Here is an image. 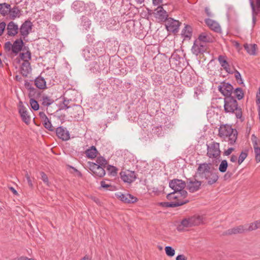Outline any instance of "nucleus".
Wrapping results in <instances>:
<instances>
[{"instance_id":"nucleus-1","label":"nucleus","mask_w":260,"mask_h":260,"mask_svg":"<svg viewBox=\"0 0 260 260\" xmlns=\"http://www.w3.org/2000/svg\"><path fill=\"white\" fill-rule=\"evenodd\" d=\"M211 167V163L199 164L194 176L200 179L206 180L209 185L215 183L219 177L217 173L212 171Z\"/></svg>"},{"instance_id":"nucleus-2","label":"nucleus","mask_w":260,"mask_h":260,"mask_svg":"<svg viewBox=\"0 0 260 260\" xmlns=\"http://www.w3.org/2000/svg\"><path fill=\"white\" fill-rule=\"evenodd\" d=\"M218 136L223 138L230 145H234L237 139V131L228 124L221 125L218 129Z\"/></svg>"},{"instance_id":"nucleus-3","label":"nucleus","mask_w":260,"mask_h":260,"mask_svg":"<svg viewBox=\"0 0 260 260\" xmlns=\"http://www.w3.org/2000/svg\"><path fill=\"white\" fill-rule=\"evenodd\" d=\"M224 110L225 113H235L238 119L243 121L241 108L238 106L237 100L234 96H228L224 99Z\"/></svg>"},{"instance_id":"nucleus-4","label":"nucleus","mask_w":260,"mask_h":260,"mask_svg":"<svg viewBox=\"0 0 260 260\" xmlns=\"http://www.w3.org/2000/svg\"><path fill=\"white\" fill-rule=\"evenodd\" d=\"M186 185L185 181L178 179H174L169 182L170 187L173 189L175 192L179 193L183 199H186L188 194L187 192L184 189Z\"/></svg>"},{"instance_id":"nucleus-5","label":"nucleus","mask_w":260,"mask_h":260,"mask_svg":"<svg viewBox=\"0 0 260 260\" xmlns=\"http://www.w3.org/2000/svg\"><path fill=\"white\" fill-rule=\"evenodd\" d=\"M202 221V217L200 216H193L188 218H184L178 225L177 230L182 231L184 228L199 225Z\"/></svg>"},{"instance_id":"nucleus-6","label":"nucleus","mask_w":260,"mask_h":260,"mask_svg":"<svg viewBox=\"0 0 260 260\" xmlns=\"http://www.w3.org/2000/svg\"><path fill=\"white\" fill-rule=\"evenodd\" d=\"M24 43L21 38L16 39L13 44L10 42H7L5 43L4 49L6 52H11L17 55L22 48Z\"/></svg>"},{"instance_id":"nucleus-7","label":"nucleus","mask_w":260,"mask_h":260,"mask_svg":"<svg viewBox=\"0 0 260 260\" xmlns=\"http://www.w3.org/2000/svg\"><path fill=\"white\" fill-rule=\"evenodd\" d=\"M207 155L211 158L218 159L220 156L221 151L219 149V143L213 142L208 145Z\"/></svg>"},{"instance_id":"nucleus-8","label":"nucleus","mask_w":260,"mask_h":260,"mask_svg":"<svg viewBox=\"0 0 260 260\" xmlns=\"http://www.w3.org/2000/svg\"><path fill=\"white\" fill-rule=\"evenodd\" d=\"M218 90L225 96H233L232 91L234 89L233 86L229 83L222 82L218 87Z\"/></svg>"},{"instance_id":"nucleus-9","label":"nucleus","mask_w":260,"mask_h":260,"mask_svg":"<svg viewBox=\"0 0 260 260\" xmlns=\"http://www.w3.org/2000/svg\"><path fill=\"white\" fill-rule=\"evenodd\" d=\"M120 178L123 182L131 183L137 178L135 172L128 170L120 173Z\"/></svg>"},{"instance_id":"nucleus-10","label":"nucleus","mask_w":260,"mask_h":260,"mask_svg":"<svg viewBox=\"0 0 260 260\" xmlns=\"http://www.w3.org/2000/svg\"><path fill=\"white\" fill-rule=\"evenodd\" d=\"M117 198L125 204H132L137 201V198L129 193L118 192L115 194Z\"/></svg>"},{"instance_id":"nucleus-11","label":"nucleus","mask_w":260,"mask_h":260,"mask_svg":"<svg viewBox=\"0 0 260 260\" xmlns=\"http://www.w3.org/2000/svg\"><path fill=\"white\" fill-rule=\"evenodd\" d=\"M166 27L168 31L176 32L178 30L180 23L172 18H169L166 22Z\"/></svg>"},{"instance_id":"nucleus-12","label":"nucleus","mask_w":260,"mask_h":260,"mask_svg":"<svg viewBox=\"0 0 260 260\" xmlns=\"http://www.w3.org/2000/svg\"><path fill=\"white\" fill-rule=\"evenodd\" d=\"M191 50L194 54L198 55L205 52L207 50V46L204 43L196 40L193 43Z\"/></svg>"},{"instance_id":"nucleus-13","label":"nucleus","mask_w":260,"mask_h":260,"mask_svg":"<svg viewBox=\"0 0 260 260\" xmlns=\"http://www.w3.org/2000/svg\"><path fill=\"white\" fill-rule=\"evenodd\" d=\"M188 202L187 199H180L179 200H175L172 202H165L160 203V205L166 208H174L183 205Z\"/></svg>"},{"instance_id":"nucleus-14","label":"nucleus","mask_w":260,"mask_h":260,"mask_svg":"<svg viewBox=\"0 0 260 260\" xmlns=\"http://www.w3.org/2000/svg\"><path fill=\"white\" fill-rule=\"evenodd\" d=\"M32 24L30 21H25L20 28V32L23 38L27 37L32 29Z\"/></svg>"},{"instance_id":"nucleus-15","label":"nucleus","mask_w":260,"mask_h":260,"mask_svg":"<svg viewBox=\"0 0 260 260\" xmlns=\"http://www.w3.org/2000/svg\"><path fill=\"white\" fill-rule=\"evenodd\" d=\"M154 15L155 17L158 18L160 21L162 22H166L168 18V14L167 12L162 7L158 6L154 10Z\"/></svg>"},{"instance_id":"nucleus-16","label":"nucleus","mask_w":260,"mask_h":260,"mask_svg":"<svg viewBox=\"0 0 260 260\" xmlns=\"http://www.w3.org/2000/svg\"><path fill=\"white\" fill-rule=\"evenodd\" d=\"M57 137L63 141H67L70 138L69 132L63 126H59L56 129Z\"/></svg>"},{"instance_id":"nucleus-17","label":"nucleus","mask_w":260,"mask_h":260,"mask_svg":"<svg viewBox=\"0 0 260 260\" xmlns=\"http://www.w3.org/2000/svg\"><path fill=\"white\" fill-rule=\"evenodd\" d=\"M19 113L21 116L22 120L26 123H28L30 120V117L28 115V112L26 107L23 105L22 102H20L19 107Z\"/></svg>"},{"instance_id":"nucleus-18","label":"nucleus","mask_w":260,"mask_h":260,"mask_svg":"<svg viewBox=\"0 0 260 260\" xmlns=\"http://www.w3.org/2000/svg\"><path fill=\"white\" fill-rule=\"evenodd\" d=\"M180 59L181 57L177 53L174 52L172 54L171 57L169 58V62L173 69L180 67Z\"/></svg>"},{"instance_id":"nucleus-19","label":"nucleus","mask_w":260,"mask_h":260,"mask_svg":"<svg viewBox=\"0 0 260 260\" xmlns=\"http://www.w3.org/2000/svg\"><path fill=\"white\" fill-rule=\"evenodd\" d=\"M202 184V182L195 179L194 181H189L187 182V189L190 192H194L198 191Z\"/></svg>"},{"instance_id":"nucleus-20","label":"nucleus","mask_w":260,"mask_h":260,"mask_svg":"<svg viewBox=\"0 0 260 260\" xmlns=\"http://www.w3.org/2000/svg\"><path fill=\"white\" fill-rule=\"evenodd\" d=\"M247 225H240L239 226L229 229L225 232V234L226 235L241 234L247 231Z\"/></svg>"},{"instance_id":"nucleus-21","label":"nucleus","mask_w":260,"mask_h":260,"mask_svg":"<svg viewBox=\"0 0 260 260\" xmlns=\"http://www.w3.org/2000/svg\"><path fill=\"white\" fill-rule=\"evenodd\" d=\"M205 22L211 30L216 32H221V27L216 21L210 18H207L205 20Z\"/></svg>"},{"instance_id":"nucleus-22","label":"nucleus","mask_w":260,"mask_h":260,"mask_svg":"<svg viewBox=\"0 0 260 260\" xmlns=\"http://www.w3.org/2000/svg\"><path fill=\"white\" fill-rule=\"evenodd\" d=\"M218 61L220 65L226 71V72L230 74H233V72L231 71L230 64L227 61V57L225 55H219L218 57Z\"/></svg>"},{"instance_id":"nucleus-23","label":"nucleus","mask_w":260,"mask_h":260,"mask_svg":"<svg viewBox=\"0 0 260 260\" xmlns=\"http://www.w3.org/2000/svg\"><path fill=\"white\" fill-rule=\"evenodd\" d=\"M31 59V53L29 51L26 52L20 53L18 57H17L14 60L16 64H20L21 62L23 61H29Z\"/></svg>"},{"instance_id":"nucleus-24","label":"nucleus","mask_w":260,"mask_h":260,"mask_svg":"<svg viewBox=\"0 0 260 260\" xmlns=\"http://www.w3.org/2000/svg\"><path fill=\"white\" fill-rule=\"evenodd\" d=\"M7 34L9 36H15L18 31V26L13 21L10 22L7 27Z\"/></svg>"},{"instance_id":"nucleus-25","label":"nucleus","mask_w":260,"mask_h":260,"mask_svg":"<svg viewBox=\"0 0 260 260\" xmlns=\"http://www.w3.org/2000/svg\"><path fill=\"white\" fill-rule=\"evenodd\" d=\"M18 64L20 66L21 74L24 76H27L31 71L29 61H23Z\"/></svg>"},{"instance_id":"nucleus-26","label":"nucleus","mask_w":260,"mask_h":260,"mask_svg":"<svg viewBox=\"0 0 260 260\" xmlns=\"http://www.w3.org/2000/svg\"><path fill=\"white\" fill-rule=\"evenodd\" d=\"M199 42L204 43H211L214 41V38L212 36L207 32H202L198 37Z\"/></svg>"},{"instance_id":"nucleus-27","label":"nucleus","mask_w":260,"mask_h":260,"mask_svg":"<svg viewBox=\"0 0 260 260\" xmlns=\"http://www.w3.org/2000/svg\"><path fill=\"white\" fill-rule=\"evenodd\" d=\"M72 8L77 12H82L85 10V5L82 1H75L72 4Z\"/></svg>"},{"instance_id":"nucleus-28","label":"nucleus","mask_w":260,"mask_h":260,"mask_svg":"<svg viewBox=\"0 0 260 260\" xmlns=\"http://www.w3.org/2000/svg\"><path fill=\"white\" fill-rule=\"evenodd\" d=\"M257 45L255 44L245 43L244 45V48L247 53L250 55H256V49Z\"/></svg>"},{"instance_id":"nucleus-29","label":"nucleus","mask_w":260,"mask_h":260,"mask_svg":"<svg viewBox=\"0 0 260 260\" xmlns=\"http://www.w3.org/2000/svg\"><path fill=\"white\" fill-rule=\"evenodd\" d=\"M232 95L235 99L237 98L238 100H242L244 96V93L243 89L240 87H237L234 89L232 91Z\"/></svg>"},{"instance_id":"nucleus-30","label":"nucleus","mask_w":260,"mask_h":260,"mask_svg":"<svg viewBox=\"0 0 260 260\" xmlns=\"http://www.w3.org/2000/svg\"><path fill=\"white\" fill-rule=\"evenodd\" d=\"M36 86L41 89H45L46 87V83L45 79L42 77H37L35 81Z\"/></svg>"},{"instance_id":"nucleus-31","label":"nucleus","mask_w":260,"mask_h":260,"mask_svg":"<svg viewBox=\"0 0 260 260\" xmlns=\"http://www.w3.org/2000/svg\"><path fill=\"white\" fill-rule=\"evenodd\" d=\"M192 29L191 27L188 25H185L184 28L181 31V35L185 38L190 39L192 36Z\"/></svg>"},{"instance_id":"nucleus-32","label":"nucleus","mask_w":260,"mask_h":260,"mask_svg":"<svg viewBox=\"0 0 260 260\" xmlns=\"http://www.w3.org/2000/svg\"><path fill=\"white\" fill-rule=\"evenodd\" d=\"M10 17L14 19L16 18L19 17L20 16V11L18 7H14L13 8H10V11L9 12Z\"/></svg>"},{"instance_id":"nucleus-33","label":"nucleus","mask_w":260,"mask_h":260,"mask_svg":"<svg viewBox=\"0 0 260 260\" xmlns=\"http://www.w3.org/2000/svg\"><path fill=\"white\" fill-rule=\"evenodd\" d=\"M88 167L89 172L95 177L98 176V164L93 162H88Z\"/></svg>"},{"instance_id":"nucleus-34","label":"nucleus","mask_w":260,"mask_h":260,"mask_svg":"<svg viewBox=\"0 0 260 260\" xmlns=\"http://www.w3.org/2000/svg\"><path fill=\"white\" fill-rule=\"evenodd\" d=\"M10 6V5L6 3L0 4V13L3 16L8 14Z\"/></svg>"},{"instance_id":"nucleus-35","label":"nucleus","mask_w":260,"mask_h":260,"mask_svg":"<svg viewBox=\"0 0 260 260\" xmlns=\"http://www.w3.org/2000/svg\"><path fill=\"white\" fill-rule=\"evenodd\" d=\"M42 105L44 107H48L54 103V100L48 96H43L41 98Z\"/></svg>"},{"instance_id":"nucleus-36","label":"nucleus","mask_w":260,"mask_h":260,"mask_svg":"<svg viewBox=\"0 0 260 260\" xmlns=\"http://www.w3.org/2000/svg\"><path fill=\"white\" fill-rule=\"evenodd\" d=\"M97 150L94 146H92L90 149H87L85 153L86 156L91 158H93L96 156Z\"/></svg>"},{"instance_id":"nucleus-37","label":"nucleus","mask_w":260,"mask_h":260,"mask_svg":"<svg viewBox=\"0 0 260 260\" xmlns=\"http://www.w3.org/2000/svg\"><path fill=\"white\" fill-rule=\"evenodd\" d=\"M152 133L157 135L158 137L162 136L164 135V131L161 125L154 126L152 129Z\"/></svg>"},{"instance_id":"nucleus-38","label":"nucleus","mask_w":260,"mask_h":260,"mask_svg":"<svg viewBox=\"0 0 260 260\" xmlns=\"http://www.w3.org/2000/svg\"><path fill=\"white\" fill-rule=\"evenodd\" d=\"M107 170L109 174L112 176H116L117 175L118 169L115 166L112 165H108Z\"/></svg>"},{"instance_id":"nucleus-39","label":"nucleus","mask_w":260,"mask_h":260,"mask_svg":"<svg viewBox=\"0 0 260 260\" xmlns=\"http://www.w3.org/2000/svg\"><path fill=\"white\" fill-rule=\"evenodd\" d=\"M251 139L254 149L260 148V140L254 134L252 135Z\"/></svg>"},{"instance_id":"nucleus-40","label":"nucleus","mask_w":260,"mask_h":260,"mask_svg":"<svg viewBox=\"0 0 260 260\" xmlns=\"http://www.w3.org/2000/svg\"><path fill=\"white\" fill-rule=\"evenodd\" d=\"M180 194L179 193H177L176 192H175V191H173V192L167 194V198L169 200H179L180 199H182V197L179 196Z\"/></svg>"},{"instance_id":"nucleus-41","label":"nucleus","mask_w":260,"mask_h":260,"mask_svg":"<svg viewBox=\"0 0 260 260\" xmlns=\"http://www.w3.org/2000/svg\"><path fill=\"white\" fill-rule=\"evenodd\" d=\"M228 167V163L226 160H223L219 165L218 168L219 171L221 173H225L227 170Z\"/></svg>"},{"instance_id":"nucleus-42","label":"nucleus","mask_w":260,"mask_h":260,"mask_svg":"<svg viewBox=\"0 0 260 260\" xmlns=\"http://www.w3.org/2000/svg\"><path fill=\"white\" fill-rule=\"evenodd\" d=\"M108 166V160L105 157L100 155L99 153V168L101 167H107Z\"/></svg>"},{"instance_id":"nucleus-43","label":"nucleus","mask_w":260,"mask_h":260,"mask_svg":"<svg viewBox=\"0 0 260 260\" xmlns=\"http://www.w3.org/2000/svg\"><path fill=\"white\" fill-rule=\"evenodd\" d=\"M249 2H250V7L252 9V22H253V24H254L256 22V17H255L256 15H255V5H254V2L253 1V0H249Z\"/></svg>"},{"instance_id":"nucleus-44","label":"nucleus","mask_w":260,"mask_h":260,"mask_svg":"<svg viewBox=\"0 0 260 260\" xmlns=\"http://www.w3.org/2000/svg\"><path fill=\"white\" fill-rule=\"evenodd\" d=\"M165 250L168 256L172 257L175 255V251L171 246H166Z\"/></svg>"},{"instance_id":"nucleus-45","label":"nucleus","mask_w":260,"mask_h":260,"mask_svg":"<svg viewBox=\"0 0 260 260\" xmlns=\"http://www.w3.org/2000/svg\"><path fill=\"white\" fill-rule=\"evenodd\" d=\"M29 104L31 108L35 111H37L39 109V105L37 101L33 99H30L29 101Z\"/></svg>"},{"instance_id":"nucleus-46","label":"nucleus","mask_w":260,"mask_h":260,"mask_svg":"<svg viewBox=\"0 0 260 260\" xmlns=\"http://www.w3.org/2000/svg\"><path fill=\"white\" fill-rule=\"evenodd\" d=\"M44 125L45 127L48 129L50 131H53L54 130L53 127L52 125L51 121L48 118L43 121Z\"/></svg>"},{"instance_id":"nucleus-47","label":"nucleus","mask_w":260,"mask_h":260,"mask_svg":"<svg viewBox=\"0 0 260 260\" xmlns=\"http://www.w3.org/2000/svg\"><path fill=\"white\" fill-rule=\"evenodd\" d=\"M247 155H248L247 152H244V151L241 152V153H240V154L239 156L238 160V162L239 165H240L242 164V162L247 157Z\"/></svg>"},{"instance_id":"nucleus-48","label":"nucleus","mask_w":260,"mask_h":260,"mask_svg":"<svg viewBox=\"0 0 260 260\" xmlns=\"http://www.w3.org/2000/svg\"><path fill=\"white\" fill-rule=\"evenodd\" d=\"M101 186L100 188H104L106 190H112V186L109 184L106 183L105 181H102L100 182Z\"/></svg>"},{"instance_id":"nucleus-49","label":"nucleus","mask_w":260,"mask_h":260,"mask_svg":"<svg viewBox=\"0 0 260 260\" xmlns=\"http://www.w3.org/2000/svg\"><path fill=\"white\" fill-rule=\"evenodd\" d=\"M247 225V231H251L259 229L258 224H256V221L255 222L250 223L249 225Z\"/></svg>"},{"instance_id":"nucleus-50","label":"nucleus","mask_w":260,"mask_h":260,"mask_svg":"<svg viewBox=\"0 0 260 260\" xmlns=\"http://www.w3.org/2000/svg\"><path fill=\"white\" fill-rule=\"evenodd\" d=\"M255 154V158L257 162H260V148H255L254 149Z\"/></svg>"},{"instance_id":"nucleus-51","label":"nucleus","mask_w":260,"mask_h":260,"mask_svg":"<svg viewBox=\"0 0 260 260\" xmlns=\"http://www.w3.org/2000/svg\"><path fill=\"white\" fill-rule=\"evenodd\" d=\"M235 76L236 79L237 80V82L239 84L243 83V82L242 81V79L241 78V74H240V72L239 71H238L237 70H235Z\"/></svg>"},{"instance_id":"nucleus-52","label":"nucleus","mask_w":260,"mask_h":260,"mask_svg":"<svg viewBox=\"0 0 260 260\" xmlns=\"http://www.w3.org/2000/svg\"><path fill=\"white\" fill-rule=\"evenodd\" d=\"M106 167H101L99 168V177H104L106 174V171L105 170V168Z\"/></svg>"},{"instance_id":"nucleus-53","label":"nucleus","mask_w":260,"mask_h":260,"mask_svg":"<svg viewBox=\"0 0 260 260\" xmlns=\"http://www.w3.org/2000/svg\"><path fill=\"white\" fill-rule=\"evenodd\" d=\"M41 179L43 181V182L46 183L47 185H49V181L47 176L44 173H41Z\"/></svg>"},{"instance_id":"nucleus-54","label":"nucleus","mask_w":260,"mask_h":260,"mask_svg":"<svg viewBox=\"0 0 260 260\" xmlns=\"http://www.w3.org/2000/svg\"><path fill=\"white\" fill-rule=\"evenodd\" d=\"M83 22H84V24L83 25L85 26L86 28H87V27H89V26L90 25V23L89 21H88V19H87L86 17H83V18H82V23H83Z\"/></svg>"},{"instance_id":"nucleus-55","label":"nucleus","mask_w":260,"mask_h":260,"mask_svg":"<svg viewBox=\"0 0 260 260\" xmlns=\"http://www.w3.org/2000/svg\"><path fill=\"white\" fill-rule=\"evenodd\" d=\"M63 16L62 12H56L54 15V19L57 21H59Z\"/></svg>"},{"instance_id":"nucleus-56","label":"nucleus","mask_w":260,"mask_h":260,"mask_svg":"<svg viewBox=\"0 0 260 260\" xmlns=\"http://www.w3.org/2000/svg\"><path fill=\"white\" fill-rule=\"evenodd\" d=\"M6 25V23L4 22L0 23V36L3 34Z\"/></svg>"},{"instance_id":"nucleus-57","label":"nucleus","mask_w":260,"mask_h":260,"mask_svg":"<svg viewBox=\"0 0 260 260\" xmlns=\"http://www.w3.org/2000/svg\"><path fill=\"white\" fill-rule=\"evenodd\" d=\"M39 116L43 121L48 118L46 115L45 113L43 112H39Z\"/></svg>"},{"instance_id":"nucleus-58","label":"nucleus","mask_w":260,"mask_h":260,"mask_svg":"<svg viewBox=\"0 0 260 260\" xmlns=\"http://www.w3.org/2000/svg\"><path fill=\"white\" fill-rule=\"evenodd\" d=\"M234 150V148H232V147L229 148V149H228L226 150H225L224 152V155H225L226 156H228L230 154H231Z\"/></svg>"},{"instance_id":"nucleus-59","label":"nucleus","mask_w":260,"mask_h":260,"mask_svg":"<svg viewBox=\"0 0 260 260\" xmlns=\"http://www.w3.org/2000/svg\"><path fill=\"white\" fill-rule=\"evenodd\" d=\"M232 175L233 173L232 172L228 171L223 176V178L224 180L229 179L232 177Z\"/></svg>"},{"instance_id":"nucleus-60","label":"nucleus","mask_w":260,"mask_h":260,"mask_svg":"<svg viewBox=\"0 0 260 260\" xmlns=\"http://www.w3.org/2000/svg\"><path fill=\"white\" fill-rule=\"evenodd\" d=\"M25 177L26 178L28 185H29V186L32 187L33 186V184H32V181L30 179V178L27 173L25 175Z\"/></svg>"},{"instance_id":"nucleus-61","label":"nucleus","mask_w":260,"mask_h":260,"mask_svg":"<svg viewBox=\"0 0 260 260\" xmlns=\"http://www.w3.org/2000/svg\"><path fill=\"white\" fill-rule=\"evenodd\" d=\"M176 260H187V257L183 254H180L176 257Z\"/></svg>"},{"instance_id":"nucleus-62","label":"nucleus","mask_w":260,"mask_h":260,"mask_svg":"<svg viewBox=\"0 0 260 260\" xmlns=\"http://www.w3.org/2000/svg\"><path fill=\"white\" fill-rule=\"evenodd\" d=\"M205 11L206 14L209 17H213V14L212 13V12H211L209 8H208L207 7L205 8Z\"/></svg>"},{"instance_id":"nucleus-63","label":"nucleus","mask_w":260,"mask_h":260,"mask_svg":"<svg viewBox=\"0 0 260 260\" xmlns=\"http://www.w3.org/2000/svg\"><path fill=\"white\" fill-rule=\"evenodd\" d=\"M13 260H34V259H33L32 258H28L26 257L22 256V257L14 258Z\"/></svg>"},{"instance_id":"nucleus-64","label":"nucleus","mask_w":260,"mask_h":260,"mask_svg":"<svg viewBox=\"0 0 260 260\" xmlns=\"http://www.w3.org/2000/svg\"><path fill=\"white\" fill-rule=\"evenodd\" d=\"M231 161L233 162H235L237 160V157L235 155L233 154L230 158Z\"/></svg>"}]
</instances>
